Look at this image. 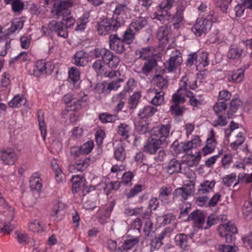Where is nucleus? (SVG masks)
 Masks as SVG:
<instances>
[{"label": "nucleus", "instance_id": "obj_1", "mask_svg": "<svg viewBox=\"0 0 252 252\" xmlns=\"http://www.w3.org/2000/svg\"><path fill=\"white\" fill-rule=\"evenodd\" d=\"M44 1L46 5L53 6L54 9L52 10V13H55L57 18L68 16L70 14L68 8L72 6L71 2L61 0H44Z\"/></svg>", "mask_w": 252, "mask_h": 252}, {"label": "nucleus", "instance_id": "obj_2", "mask_svg": "<svg viewBox=\"0 0 252 252\" xmlns=\"http://www.w3.org/2000/svg\"><path fill=\"white\" fill-rule=\"evenodd\" d=\"M125 23L124 20L118 21L116 19H105L99 23L97 31L100 35H105L109 32L116 31Z\"/></svg>", "mask_w": 252, "mask_h": 252}, {"label": "nucleus", "instance_id": "obj_3", "mask_svg": "<svg viewBox=\"0 0 252 252\" xmlns=\"http://www.w3.org/2000/svg\"><path fill=\"white\" fill-rule=\"evenodd\" d=\"M64 20H62L60 22L52 20L49 23L47 27L43 26L42 31L45 35H49L50 31L55 32L59 36L66 38L68 36V32L64 28Z\"/></svg>", "mask_w": 252, "mask_h": 252}, {"label": "nucleus", "instance_id": "obj_4", "mask_svg": "<svg viewBox=\"0 0 252 252\" xmlns=\"http://www.w3.org/2000/svg\"><path fill=\"white\" fill-rule=\"evenodd\" d=\"M163 144V140L159 138L158 135H152L147 140L143 151L150 154H155Z\"/></svg>", "mask_w": 252, "mask_h": 252}, {"label": "nucleus", "instance_id": "obj_5", "mask_svg": "<svg viewBox=\"0 0 252 252\" xmlns=\"http://www.w3.org/2000/svg\"><path fill=\"white\" fill-rule=\"evenodd\" d=\"M109 46L111 50L118 54H121L126 50L124 43L122 38L117 34H111L109 36Z\"/></svg>", "mask_w": 252, "mask_h": 252}, {"label": "nucleus", "instance_id": "obj_6", "mask_svg": "<svg viewBox=\"0 0 252 252\" xmlns=\"http://www.w3.org/2000/svg\"><path fill=\"white\" fill-rule=\"evenodd\" d=\"M211 25L212 23L209 20L198 18L192 28V31L196 35L200 36L209 30Z\"/></svg>", "mask_w": 252, "mask_h": 252}, {"label": "nucleus", "instance_id": "obj_7", "mask_svg": "<svg viewBox=\"0 0 252 252\" xmlns=\"http://www.w3.org/2000/svg\"><path fill=\"white\" fill-rule=\"evenodd\" d=\"M194 182L190 181V184L176 189L173 193V198L181 196L184 200L188 199L194 192Z\"/></svg>", "mask_w": 252, "mask_h": 252}, {"label": "nucleus", "instance_id": "obj_8", "mask_svg": "<svg viewBox=\"0 0 252 252\" xmlns=\"http://www.w3.org/2000/svg\"><path fill=\"white\" fill-rule=\"evenodd\" d=\"M205 218V216L201 211L196 210L189 215L187 220H192L197 227L201 228L204 223Z\"/></svg>", "mask_w": 252, "mask_h": 252}, {"label": "nucleus", "instance_id": "obj_9", "mask_svg": "<svg viewBox=\"0 0 252 252\" xmlns=\"http://www.w3.org/2000/svg\"><path fill=\"white\" fill-rule=\"evenodd\" d=\"M104 53L102 58L103 61L110 67H116L120 61L119 57L108 50L106 49Z\"/></svg>", "mask_w": 252, "mask_h": 252}, {"label": "nucleus", "instance_id": "obj_10", "mask_svg": "<svg viewBox=\"0 0 252 252\" xmlns=\"http://www.w3.org/2000/svg\"><path fill=\"white\" fill-rule=\"evenodd\" d=\"M148 94L150 95H154L151 103L156 106H159L162 104L164 101V95L165 93L162 91H158L155 89H150L148 91Z\"/></svg>", "mask_w": 252, "mask_h": 252}, {"label": "nucleus", "instance_id": "obj_11", "mask_svg": "<svg viewBox=\"0 0 252 252\" xmlns=\"http://www.w3.org/2000/svg\"><path fill=\"white\" fill-rule=\"evenodd\" d=\"M0 157L4 163L7 165L13 164L17 158L16 154L14 150L11 149L3 151Z\"/></svg>", "mask_w": 252, "mask_h": 252}, {"label": "nucleus", "instance_id": "obj_12", "mask_svg": "<svg viewBox=\"0 0 252 252\" xmlns=\"http://www.w3.org/2000/svg\"><path fill=\"white\" fill-rule=\"evenodd\" d=\"M88 54L83 50L77 51L74 56V63L77 66H84L88 63Z\"/></svg>", "mask_w": 252, "mask_h": 252}, {"label": "nucleus", "instance_id": "obj_13", "mask_svg": "<svg viewBox=\"0 0 252 252\" xmlns=\"http://www.w3.org/2000/svg\"><path fill=\"white\" fill-rule=\"evenodd\" d=\"M9 215L11 219L8 222H4L3 223V226L0 228V232L3 233L4 235H8L15 229V226L12 225L11 221L13 220L14 216V210L11 207H9Z\"/></svg>", "mask_w": 252, "mask_h": 252}, {"label": "nucleus", "instance_id": "obj_14", "mask_svg": "<svg viewBox=\"0 0 252 252\" xmlns=\"http://www.w3.org/2000/svg\"><path fill=\"white\" fill-rule=\"evenodd\" d=\"M182 61V56L179 54L171 56L166 64L168 71H173L176 69L181 64Z\"/></svg>", "mask_w": 252, "mask_h": 252}, {"label": "nucleus", "instance_id": "obj_15", "mask_svg": "<svg viewBox=\"0 0 252 252\" xmlns=\"http://www.w3.org/2000/svg\"><path fill=\"white\" fill-rule=\"evenodd\" d=\"M170 29L167 26H161L157 32V36L159 40L163 44L168 42L169 38Z\"/></svg>", "mask_w": 252, "mask_h": 252}, {"label": "nucleus", "instance_id": "obj_16", "mask_svg": "<svg viewBox=\"0 0 252 252\" xmlns=\"http://www.w3.org/2000/svg\"><path fill=\"white\" fill-rule=\"evenodd\" d=\"M196 83L197 81L196 80H191V79H189L187 77L184 76L180 81L179 91H186L188 86H189V89L194 90L197 87Z\"/></svg>", "mask_w": 252, "mask_h": 252}, {"label": "nucleus", "instance_id": "obj_17", "mask_svg": "<svg viewBox=\"0 0 252 252\" xmlns=\"http://www.w3.org/2000/svg\"><path fill=\"white\" fill-rule=\"evenodd\" d=\"M128 8L126 4H119L116 6L114 11V15L112 19H116L119 21L120 20H124L123 18L126 15V13Z\"/></svg>", "mask_w": 252, "mask_h": 252}, {"label": "nucleus", "instance_id": "obj_18", "mask_svg": "<svg viewBox=\"0 0 252 252\" xmlns=\"http://www.w3.org/2000/svg\"><path fill=\"white\" fill-rule=\"evenodd\" d=\"M243 49L239 47L231 46L227 54V57L229 59L238 60L243 54Z\"/></svg>", "mask_w": 252, "mask_h": 252}, {"label": "nucleus", "instance_id": "obj_19", "mask_svg": "<svg viewBox=\"0 0 252 252\" xmlns=\"http://www.w3.org/2000/svg\"><path fill=\"white\" fill-rule=\"evenodd\" d=\"M147 24L146 18L138 17L135 19L130 24L129 27L133 30L138 31Z\"/></svg>", "mask_w": 252, "mask_h": 252}, {"label": "nucleus", "instance_id": "obj_20", "mask_svg": "<svg viewBox=\"0 0 252 252\" xmlns=\"http://www.w3.org/2000/svg\"><path fill=\"white\" fill-rule=\"evenodd\" d=\"M181 163L175 159L171 160L166 167V171L170 175H172L174 173L181 172Z\"/></svg>", "mask_w": 252, "mask_h": 252}, {"label": "nucleus", "instance_id": "obj_21", "mask_svg": "<svg viewBox=\"0 0 252 252\" xmlns=\"http://www.w3.org/2000/svg\"><path fill=\"white\" fill-rule=\"evenodd\" d=\"M136 129L141 133L144 134L149 131V124L147 119L139 118L135 123Z\"/></svg>", "mask_w": 252, "mask_h": 252}, {"label": "nucleus", "instance_id": "obj_22", "mask_svg": "<svg viewBox=\"0 0 252 252\" xmlns=\"http://www.w3.org/2000/svg\"><path fill=\"white\" fill-rule=\"evenodd\" d=\"M157 111V109L152 106H147L139 111L138 116L139 118L147 119L151 117Z\"/></svg>", "mask_w": 252, "mask_h": 252}, {"label": "nucleus", "instance_id": "obj_23", "mask_svg": "<svg viewBox=\"0 0 252 252\" xmlns=\"http://www.w3.org/2000/svg\"><path fill=\"white\" fill-rule=\"evenodd\" d=\"M46 63L42 60L38 61L33 68V75L39 77L46 72Z\"/></svg>", "mask_w": 252, "mask_h": 252}, {"label": "nucleus", "instance_id": "obj_24", "mask_svg": "<svg viewBox=\"0 0 252 252\" xmlns=\"http://www.w3.org/2000/svg\"><path fill=\"white\" fill-rule=\"evenodd\" d=\"M209 64L208 54L207 53H202L199 55H197L196 61L195 62V65L197 69L198 67H205Z\"/></svg>", "mask_w": 252, "mask_h": 252}, {"label": "nucleus", "instance_id": "obj_25", "mask_svg": "<svg viewBox=\"0 0 252 252\" xmlns=\"http://www.w3.org/2000/svg\"><path fill=\"white\" fill-rule=\"evenodd\" d=\"M241 105L242 102L240 99L237 98L232 99L230 103L229 109L227 113V118H231Z\"/></svg>", "mask_w": 252, "mask_h": 252}, {"label": "nucleus", "instance_id": "obj_26", "mask_svg": "<svg viewBox=\"0 0 252 252\" xmlns=\"http://www.w3.org/2000/svg\"><path fill=\"white\" fill-rule=\"evenodd\" d=\"M184 9L183 8L180 7L177 9L176 13L173 17V26L175 29L179 28L180 24L183 21L184 19L183 12Z\"/></svg>", "mask_w": 252, "mask_h": 252}, {"label": "nucleus", "instance_id": "obj_27", "mask_svg": "<svg viewBox=\"0 0 252 252\" xmlns=\"http://www.w3.org/2000/svg\"><path fill=\"white\" fill-rule=\"evenodd\" d=\"M215 182L214 181H205L200 184V188L198 189L200 194H206L209 192L214 187Z\"/></svg>", "mask_w": 252, "mask_h": 252}, {"label": "nucleus", "instance_id": "obj_28", "mask_svg": "<svg viewBox=\"0 0 252 252\" xmlns=\"http://www.w3.org/2000/svg\"><path fill=\"white\" fill-rule=\"evenodd\" d=\"M171 128V125L167 124L160 126L158 132L155 135H158L160 139L163 140V143L165 142V139L168 137Z\"/></svg>", "mask_w": 252, "mask_h": 252}, {"label": "nucleus", "instance_id": "obj_29", "mask_svg": "<svg viewBox=\"0 0 252 252\" xmlns=\"http://www.w3.org/2000/svg\"><path fill=\"white\" fill-rule=\"evenodd\" d=\"M172 189L170 187H162L159 191V198L162 201V203L165 205L168 204L170 201L167 199L164 198L165 196H168L172 193Z\"/></svg>", "mask_w": 252, "mask_h": 252}, {"label": "nucleus", "instance_id": "obj_30", "mask_svg": "<svg viewBox=\"0 0 252 252\" xmlns=\"http://www.w3.org/2000/svg\"><path fill=\"white\" fill-rule=\"evenodd\" d=\"M157 65V61L153 58H150L145 63L142 71L144 74H148Z\"/></svg>", "mask_w": 252, "mask_h": 252}, {"label": "nucleus", "instance_id": "obj_31", "mask_svg": "<svg viewBox=\"0 0 252 252\" xmlns=\"http://www.w3.org/2000/svg\"><path fill=\"white\" fill-rule=\"evenodd\" d=\"M90 164L89 158H85L84 159L80 160L77 163H75L73 167L78 171L83 172L85 170Z\"/></svg>", "mask_w": 252, "mask_h": 252}, {"label": "nucleus", "instance_id": "obj_32", "mask_svg": "<svg viewBox=\"0 0 252 252\" xmlns=\"http://www.w3.org/2000/svg\"><path fill=\"white\" fill-rule=\"evenodd\" d=\"M154 84L160 89H165L168 86V81L160 75H156L153 78Z\"/></svg>", "mask_w": 252, "mask_h": 252}, {"label": "nucleus", "instance_id": "obj_33", "mask_svg": "<svg viewBox=\"0 0 252 252\" xmlns=\"http://www.w3.org/2000/svg\"><path fill=\"white\" fill-rule=\"evenodd\" d=\"M242 213L246 219L249 220L252 218V201H247L245 202L242 208Z\"/></svg>", "mask_w": 252, "mask_h": 252}, {"label": "nucleus", "instance_id": "obj_34", "mask_svg": "<svg viewBox=\"0 0 252 252\" xmlns=\"http://www.w3.org/2000/svg\"><path fill=\"white\" fill-rule=\"evenodd\" d=\"M132 29L130 28L126 30L123 33V35L121 38L127 44H131L135 37V33L132 31Z\"/></svg>", "mask_w": 252, "mask_h": 252}, {"label": "nucleus", "instance_id": "obj_35", "mask_svg": "<svg viewBox=\"0 0 252 252\" xmlns=\"http://www.w3.org/2000/svg\"><path fill=\"white\" fill-rule=\"evenodd\" d=\"M100 121L103 123H113L118 120L116 115H111L107 113H102L99 115Z\"/></svg>", "mask_w": 252, "mask_h": 252}, {"label": "nucleus", "instance_id": "obj_36", "mask_svg": "<svg viewBox=\"0 0 252 252\" xmlns=\"http://www.w3.org/2000/svg\"><path fill=\"white\" fill-rule=\"evenodd\" d=\"M29 230L34 233H40L44 231L43 225L37 220L32 221L29 226Z\"/></svg>", "mask_w": 252, "mask_h": 252}, {"label": "nucleus", "instance_id": "obj_37", "mask_svg": "<svg viewBox=\"0 0 252 252\" xmlns=\"http://www.w3.org/2000/svg\"><path fill=\"white\" fill-rule=\"evenodd\" d=\"M175 241L176 244L180 246L182 249H185L188 245V237L185 234H177L175 237Z\"/></svg>", "mask_w": 252, "mask_h": 252}, {"label": "nucleus", "instance_id": "obj_38", "mask_svg": "<svg viewBox=\"0 0 252 252\" xmlns=\"http://www.w3.org/2000/svg\"><path fill=\"white\" fill-rule=\"evenodd\" d=\"M151 51V47L147 46L146 47L142 48L141 49L136 50L135 53L139 59L146 60L148 57L150 56Z\"/></svg>", "mask_w": 252, "mask_h": 252}, {"label": "nucleus", "instance_id": "obj_39", "mask_svg": "<svg viewBox=\"0 0 252 252\" xmlns=\"http://www.w3.org/2000/svg\"><path fill=\"white\" fill-rule=\"evenodd\" d=\"M11 39L6 35L0 37V42L2 44H4V50L0 52V55L1 56L4 57L6 55L7 51L11 47Z\"/></svg>", "mask_w": 252, "mask_h": 252}, {"label": "nucleus", "instance_id": "obj_40", "mask_svg": "<svg viewBox=\"0 0 252 252\" xmlns=\"http://www.w3.org/2000/svg\"><path fill=\"white\" fill-rule=\"evenodd\" d=\"M30 187L32 189L36 191H39L42 188V184L41 183V179L36 177H32L31 178L30 181Z\"/></svg>", "mask_w": 252, "mask_h": 252}, {"label": "nucleus", "instance_id": "obj_41", "mask_svg": "<svg viewBox=\"0 0 252 252\" xmlns=\"http://www.w3.org/2000/svg\"><path fill=\"white\" fill-rule=\"evenodd\" d=\"M114 157L116 159L119 161H123L126 158V153L123 146H118L114 152Z\"/></svg>", "mask_w": 252, "mask_h": 252}, {"label": "nucleus", "instance_id": "obj_42", "mask_svg": "<svg viewBox=\"0 0 252 252\" xmlns=\"http://www.w3.org/2000/svg\"><path fill=\"white\" fill-rule=\"evenodd\" d=\"M129 127L128 125L122 124L118 126V133L126 139L129 136Z\"/></svg>", "mask_w": 252, "mask_h": 252}, {"label": "nucleus", "instance_id": "obj_43", "mask_svg": "<svg viewBox=\"0 0 252 252\" xmlns=\"http://www.w3.org/2000/svg\"><path fill=\"white\" fill-rule=\"evenodd\" d=\"M51 165L55 174L56 181L59 183L62 182L63 180V173L60 169L58 163L55 161L51 163Z\"/></svg>", "mask_w": 252, "mask_h": 252}, {"label": "nucleus", "instance_id": "obj_44", "mask_svg": "<svg viewBox=\"0 0 252 252\" xmlns=\"http://www.w3.org/2000/svg\"><path fill=\"white\" fill-rule=\"evenodd\" d=\"M65 204L61 202H59L54 205L53 208V214L52 215L54 217H58L60 214H63V210L65 208Z\"/></svg>", "mask_w": 252, "mask_h": 252}, {"label": "nucleus", "instance_id": "obj_45", "mask_svg": "<svg viewBox=\"0 0 252 252\" xmlns=\"http://www.w3.org/2000/svg\"><path fill=\"white\" fill-rule=\"evenodd\" d=\"M165 234L166 232H163L158 237H156L152 240L151 243V251L158 249L161 246L162 244L161 240L164 238V235Z\"/></svg>", "mask_w": 252, "mask_h": 252}, {"label": "nucleus", "instance_id": "obj_46", "mask_svg": "<svg viewBox=\"0 0 252 252\" xmlns=\"http://www.w3.org/2000/svg\"><path fill=\"white\" fill-rule=\"evenodd\" d=\"M174 0H164L159 4V7L161 12L168 14L167 11L173 6Z\"/></svg>", "mask_w": 252, "mask_h": 252}, {"label": "nucleus", "instance_id": "obj_47", "mask_svg": "<svg viewBox=\"0 0 252 252\" xmlns=\"http://www.w3.org/2000/svg\"><path fill=\"white\" fill-rule=\"evenodd\" d=\"M237 139L230 145L231 148L236 150L237 149L238 147L241 145L245 141V137L243 135V133L240 132L236 136Z\"/></svg>", "mask_w": 252, "mask_h": 252}, {"label": "nucleus", "instance_id": "obj_48", "mask_svg": "<svg viewBox=\"0 0 252 252\" xmlns=\"http://www.w3.org/2000/svg\"><path fill=\"white\" fill-rule=\"evenodd\" d=\"M227 108V105L224 101L217 102L213 107L214 112L216 114H222Z\"/></svg>", "mask_w": 252, "mask_h": 252}, {"label": "nucleus", "instance_id": "obj_49", "mask_svg": "<svg viewBox=\"0 0 252 252\" xmlns=\"http://www.w3.org/2000/svg\"><path fill=\"white\" fill-rule=\"evenodd\" d=\"M23 100V98L21 95H17L9 102L8 106L11 108L19 107L21 105Z\"/></svg>", "mask_w": 252, "mask_h": 252}, {"label": "nucleus", "instance_id": "obj_50", "mask_svg": "<svg viewBox=\"0 0 252 252\" xmlns=\"http://www.w3.org/2000/svg\"><path fill=\"white\" fill-rule=\"evenodd\" d=\"M69 78L73 82L78 81L80 79V72L79 70L75 67H71L69 72Z\"/></svg>", "mask_w": 252, "mask_h": 252}, {"label": "nucleus", "instance_id": "obj_51", "mask_svg": "<svg viewBox=\"0 0 252 252\" xmlns=\"http://www.w3.org/2000/svg\"><path fill=\"white\" fill-rule=\"evenodd\" d=\"M79 147L83 155L84 156L88 154L92 151L94 147V143L92 141H89Z\"/></svg>", "mask_w": 252, "mask_h": 252}, {"label": "nucleus", "instance_id": "obj_52", "mask_svg": "<svg viewBox=\"0 0 252 252\" xmlns=\"http://www.w3.org/2000/svg\"><path fill=\"white\" fill-rule=\"evenodd\" d=\"M217 115L218 116V119L214 121L213 125L214 126H226L227 124L226 117L225 116H223L222 114H217Z\"/></svg>", "mask_w": 252, "mask_h": 252}, {"label": "nucleus", "instance_id": "obj_53", "mask_svg": "<svg viewBox=\"0 0 252 252\" xmlns=\"http://www.w3.org/2000/svg\"><path fill=\"white\" fill-rule=\"evenodd\" d=\"M138 241L139 239L138 238L126 240L125 241L124 244L123 245L122 248L124 250L128 251L131 249L133 246L137 244Z\"/></svg>", "mask_w": 252, "mask_h": 252}, {"label": "nucleus", "instance_id": "obj_54", "mask_svg": "<svg viewBox=\"0 0 252 252\" xmlns=\"http://www.w3.org/2000/svg\"><path fill=\"white\" fill-rule=\"evenodd\" d=\"M152 3V0H138V5L136 7V10L142 8L143 11H147Z\"/></svg>", "mask_w": 252, "mask_h": 252}, {"label": "nucleus", "instance_id": "obj_55", "mask_svg": "<svg viewBox=\"0 0 252 252\" xmlns=\"http://www.w3.org/2000/svg\"><path fill=\"white\" fill-rule=\"evenodd\" d=\"M244 70L242 69H239L237 70L236 71L233 73L232 75V79L235 82H241L243 81L244 78Z\"/></svg>", "mask_w": 252, "mask_h": 252}, {"label": "nucleus", "instance_id": "obj_56", "mask_svg": "<svg viewBox=\"0 0 252 252\" xmlns=\"http://www.w3.org/2000/svg\"><path fill=\"white\" fill-rule=\"evenodd\" d=\"M238 250V247L234 246L228 245H221L219 246L220 252H236Z\"/></svg>", "mask_w": 252, "mask_h": 252}, {"label": "nucleus", "instance_id": "obj_57", "mask_svg": "<svg viewBox=\"0 0 252 252\" xmlns=\"http://www.w3.org/2000/svg\"><path fill=\"white\" fill-rule=\"evenodd\" d=\"M141 94L139 92H135L130 98L129 107L130 108H134L137 105Z\"/></svg>", "mask_w": 252, "mask_h": 252}, {"label": "nucleus", "instance_id": "obj_58", "mask_svg": "<svg viewBox=\"0 0 252 252\" xmlns=\"http://www.w3.org/2000/svg\"><path fill=\"white\" fill-rule=\"evenodd\" d=\"M23 26V22L22 21L18 20H14L12 21L11 27L8 30L10 32L13 33L17 30L22 29Z\"/></svg>", "mask_w": 252, "mask_h": 252}, {"label": "nucleus", "instance_id": "obj_59", "mask_svg": "<svg viewBox=\"0 0 252 252\" xmlns=\"http://www.w3.org/2000/svg\"><path fill=\"white\" fill-rule=\"evenodd\" d=\"M15 234L17 235V239L19 244L26 245L28 243L29 238L27 234L18 231L15 232Z\"/></svg>", "mask_w": 252, "mask_h": 252}, {"label": "nucleus", "instance_id": "obj_60", "mask_svg": "<svg viewBox=\"0 0 252 252\" xmlns=\"http://www.w3.org/2000/svg\"><path fill=\"white\" fill-rule=\"evenodd\" d=\"M179 90L177 92L174 94L172 96V101L174 105H179L180 103H183L185 101V98L183 96H182V94H180V92Z\"/></svg>", "mask_w": 252, "mask_h": 252}, {"label": "nucleus", "instance_id": "obj_61", "mask_svg": "<svg viewBox=\"0 0 252 252\" xmlns=\"http://www.w3.org/2000/svg\"><path fill=\"white\" fill-rule=\"evenodd\" d=\"M123 82V80L121 78L117 79L116 81H113L111 83L106 84L107 89L109 93L112 90H117L120 87V83Z\"/></svg>", "mask_w": 252, "mask_h": 252}, {"label": "nucleus", "instance_id": "obj_62", "mask_svg": "<svg viewBox=\"0 0 252 252\" xmlns=\"http://www.w3.org/2000/svg\"><path fill=\"white\" fill-rule=\"evenodd\" d=\"M236 175L235 173H231L230 175H226L223 178L222 182L223 184L226 187H229L235 180Z\"/></svg>", "mask_w": 252, "mask_h": 252}, {"label": "nucleus", "instance_id": "obj_63", "mask_svg": "<svg viewBox=\"0 0 252 252\" xmlns=\"http://www.w3.org/2000/svg\"><path fill=\"white\" fill-rule=\"evenodd\" d=\"M170 111L172 115L175 116H180L183 114L184 109L178 105L172 104L170 106Z\"/></svg>", "mask_w": 252, "mask_h": 252}, {"label": "nucleus", "instance_id": "obj_64", "mask_svg": "<svg viewBox=\"0 0 252 252\" xmlns=\"http://www.w3.org/2000/svg\"><path fill=\"white\" fill-rule=\"evenodd\" d=\"M12 8L14 12H19L23 10L24 4L19 0H15L12 2Z\"/></svg>", "mask_w": 252, "mask_h": 252}]
</instances>
